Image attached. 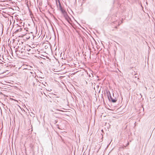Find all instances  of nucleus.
<instances>
[{
  "label": "nucleus",
  "mask_w": 155,
  "mask_h": 155,
  "mask_svg": "<svg viewBox=\"0 0 155 155\" xmlns=\"http://www.w3.org/2000/svg\"><path fill=\"white\" fill-rule=\"evenodd\" d=\"M15 53L16 54L18 55V56H22L25 55V50H24V48H22L19 51H18V48H16Z\"/></svg>",
  "instance_id": "f257e3e1"
},
{
  "label": "nucleus",
  "mask_w": 155,
  "mask_h": 155,
  "mask_svg": "<svg viewBox=\"0 0 155 155\" xmlns=\"http://www.w3.org/2000/svg\"><path fill=\"white\" fill-rule=\"evenodd\" d=\"M107 95L110 101H111L113 103H115L117 101V99L116 97H114V93H113V97L111 95L110 92H107Z\"/></svg>",
  "instance_id": "f03ea898"
},
{
  "label": "nucleus",
  "mask_w": 155,
  "mask_h": 155,
  "mask_svg": "<svg viewBox=\"0 0 155 155\" xmlns=\"http://www.w3.org/2000/svg\"><path fill=\"white\" fill-rule=\"evenodd\" d=\"M24 50H25V52L26 51H31V48L28 45H27L24 47Z\"/></svg>",
  "instance_id": "7ed1b4c3"
},
{
  "label": "nucleus",
  "mask_w": 155,
  "mask_h": 155,
  "mask_svg": "<svg viewBox=\"0 0 155 155\" xmlns=\"http://www.w3.org/2000/svg\"><path fill=\"white\" fill-rule=\"evenodd\" d=\"M18 27H20V28L17 29L15 31V32L16 33L19 31H21V30H22V28H21V26H18Z\"/></svg>",
  "instance_id": "20e7f679"
},
{
  "label": "nucleus",
  "mask_w": 155,
  "mask_h": 155,
  "mask_svg": "<svg viewBox=\"0 0 155 155\" xmlns=\"http://www.w3.org/2000/svg\"><path fill=\"white\" fill-rule=\"evenodd\" d=\"M61 12L64 15H65L66 14V12L65 11V10H64L62 8L61 9H60Z\"/></svg>",
  "instance_id": "39448f33"
},
{
  "label": "nucleus",
  "mask_w": 155,
  "mask_h": 155,
  "mask_svg": "<svg viewBox=\"0 0 155 155\" xmlns=\"http://www.w3.org/2000/svg\"><path fill=\"white\" fill-rule=\"evenodd\" d=\"M58 2L59 3V9H60V10L61 9V8H62V6L61 5V3H60V2L59 1V0H58Z\"/></svg>",
  "instance_id": "423d86ee"
},
{
  "label": "nucleus",
  "mask_w": 155,
  "mask_h": 155,
  "mask_svg": "<svg viewBox=\"0 0 155 155\" xmlns=\"http://www.w3.org/2000/svg\"><path fill=\"white\" fill-rule=\"evenodd\" d=\"M134 78H135L136 79L137 78V80H138L139 78H137V76H134Z\"/></svg>",
  "instance_id": "0eeeda50"
},
{
  "label": "nucleus",
  "mask_w": 155,
  "mask_h": 155,
  "mask_svg": "<svg viewBox=\"0 0 155 155\" xmlns=\"http://www.w3.org/2000/svg\"><path fill=\"white\" fill-rule=\"evenodd\" d=\"M129 144V143H127V144L126 146H127Z\"/></svg>",
  "instance_id": "6e6552de"
},
{
  "label": "nucleus",
  "mask_w": 155,
  "mask_h": 155,
  "mask_svg": "<svg viewBox=\"0 0 155 155\" xmlns=\"http://www.w3.org/2000/svg\"><path fill=\"white\" fill-rule=\"evenodd\" d=\"M56 3L57 5V6L58 7V4H57V1H56Z\"/></svg>",
  "instance_id": "1a4fd4ad"
},
{
  "label": "nucleus",
  "mask_w": 155,
  "mask_h": 155,
  "mask_svg": "<svg viewBox=\"0 0 155 155\" xmlns=\"http://www.w3.org/2000/svg\"><path fill=\"white\" fill-rule=\"evenodd\" d=\"M51 90H48V91H51Z\"/></svg>",
  "instance_id": "9d476101"
},
{
  "label": "nucleus",
  "mask_w": 155,
  "mask_h": 155,
  "mask_svg": "<svg viewBox=\"0 0 155 155\" xmlns=\"http://www.w3.org/2000/svg\"><path fill=\"white\" fill-rule=\"evenodd\" d=\"M30 38V37H29L28 38V39H29Z\"/></svg>",
  "instance_id": "9b49d317"
}]
</instances>
